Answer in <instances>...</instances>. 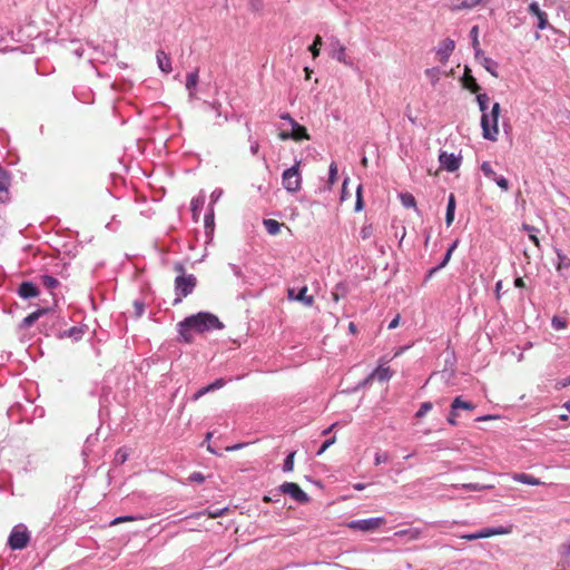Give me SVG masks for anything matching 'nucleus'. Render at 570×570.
<instances>
[{
  "label": "nucleus",
  "mask_w": 570,
  "mask_h": 570,
  "mask_svg": "<svg viewBox=\"0 0 570 570\" xmlns=\"http://www.w3.org/2000/svg\"><path fill=\"white\" fill-rule=\"evenodd\" d=\"M248 141L250 144V153L252 155H257L258 150H259V144L257 140L253 139L252 136L248 137Z\"/></svg>",
  "instance_id": "obj_51"
},
{
  "label": "nucleus",
  "mask_w": 570,
  "mask_h": 570,
  "mask_svg": "<svg viewBox=\"0 0 570 570\" xmlns=\"http://www.w3.org/2000/svg\"><path fill=\"white\" fill-rule=\"evenodd\" d=\"M451 250H446L445 255L443 256V259L441 261V263L435 266L434 268H432L429 273V275L431 276L433 273L442 269L443 267L446 266V264L449 263V261L451 259Z\"/></svg>",
  "instance_id": "obj_39"
},
{
  "label": "nucleus",
  "mask_w": 570,
  "mask_h": 570,
  "mask_svg": "<svg viewBox=\"0 0 570 570\" xmlns=\"http://www.w3.org/2000/svg\"><path fill=\"white\" fill-rule=\"evenodd\" d=\"M493 181L504 191L510 188L509 180L503 176H498Z\"/></svg>",
  "instance_id": "obj_45"
},
{
  "label": "nucleus",
  "mask_w": 570,
  "mask_h": 570,
  "mask_svg": "<svg viewBox=\"0 0 570 570\" xmlns=\"http://www.w3.org/2000/svg\"><path fill=\"white\" fill-rule=\"evenodd\" d=\"M279 491L288 494L296 502L305 503L308 501V495L294 482H284L281 484Z\"/></svg>",
  "instance_id": "obj_10"
},
{
  "label": "nucleus",
  "mask_w": 570,
  "mask_h": 570,
  "mask_svg": "<svg viewBox=\"0 0 570 570\" xmlns=\"http://www.w3.org/2000/svg\"><path fill=\"white\" fill-rule=\"evenodd\" d=\"M425 75L428 78L431 79L432 82L438 81L439 79V69L438 68H430L425 70Z\"/></svg>",
  "instance_id": "obj_50"
},
{
  "label": "nucleus",
  "mask_w": 570,
  "mask_h": 570,
  "mask_svg": "<svg viewBox=\"0 0 570 570\" xmlns=\"http://www.w3.org/2000/svg\"><path fill=\"white\" fill-rule=\"evenodd\" d=\"M455 48L454 40L446 38L436 48V56L441 62H446Z\"/></svg>",
  "instance_id": "obj_11"
},
{
  "label": "nucleus",
  "mask_w": 570,
  "mask_h": 570,
  "mask_svg": "<svg viewBox=\"0 0 570 570\" xmlns=\"http://www.w3.org/2000/svg\"><path fill=\"white\" fill-rule=\"evenodd\" d=\"M475 58L481 62L482 56H485L484 52L481 50L480 45L476 48H473Z\"/></svg>",
  "instance_id": "obj_63"
},
{
  "label": "nucleus",
  "mask_w": 570,
  "mask_h": 570,
  "mask_svg": "<svg viewBox=\"0 0 570 570\" xmlns=\"http://www.w3.org/2000/svg\"><path fill=\"white\" fill-rule=\"evenodd\" d=\"M481 534V539L483 538H490L494 535L493 528H484L479 531Z\"/></svg>",
  "instance_id": "obj_57"
},
{
  "label": "nucleus",
  "mask_w": 570,
  "mask_h": 570,
  "mask_svg": "<svg viewBox=\"0 0 570 570\" xmlns=\"http://www.w3.org/2000/svg\"><path fill=\"white\" fill-rule=\"evenodd\" d=\"M493 532H494V535H499V534H507L510 532V530L504 527H497V528H493Z\"/></svg>",
  "instance_id": "obj_61"
},
{
  "label": "nucleus",
  "mask_w": 570,
  "mask_h": 570,
  "mask_svg": "<svg viewBox=\"0 0 570 570\" xmlns=\"http://www.w3.org/2000/svg\"><path fill=\"white\" fill-rule=\"evenodd\" d=\"M301 161H296L291 168H287L282 174L283 187L288 193H297L302 188V176L299 171Z\"/></svg>",
  "instance_id": "obj_4"
},
{
  "label": "nucleus",
  "mask_w": 570,
  "mask_h": 570,
  "mask_svg": "<svg viewBox=\"0 0 570 570\" xmlns=\"http://www.w3.org/2000/svg\"><path fill=\"white\" fill-rule=\"evenodd\" d=\"M433 407V404L431 402H423L421 405H420V409L417 410V412L415 413V417L417 419H422L423 416L426 415L428 412H430Z\"/></svg>",
  "instance_id": "obj_37"
},
{
  "label": "nucleus",
  "mask_w": 570,
  "mask_h": 570,
  "mask_svg": "<svg viewBox=\"0 0 570 570\" xmlns=\"http://www.w3.org/2000/svg\"><path fill=\"white\" fill-rule=\"evenodd\" d=\"M440 166L449 173L456 171L462 163L461 155L454 153L441 151L439 155Z\"/></svg>",
  "instance_id": "obj_8"
},
{
  "label": "nucleus",
  "mask_w": 570,
  "mask_h": 570,
  "mask_svg": "<svg viewBox=\"0 0 570 570\" xmlns=\"http://www.w3.org/2000/svg\"><path fill=\"white\" fill-rule=\"evenodd\" d=\"M295 299L302 302L306 306H312L314 303V297L312 295H307L306 286L299 289L298 294L295 296Z\"/></svg>",
  "instance_id": "obj_27"
},
{
  "label": "nucleus",
  "mask_w": 570,
  "mask_h": 570,
  "mask_svg": "<svg viewBox=\"0 0 570 570\" xmlns=\"http://www.w3.org/2000/svg\"><path fill=\"white\" fill-rule=\"evenodd\" d=\"M177 326L180 341L191 343L194 340L191 332L204 333L212 330H220L223 328V323L214 314L199 312L184 318Z\"/></svg>",
  "instance_id": "obj_1"
},
{
  "label": "nucleus",
  "mask_w": 570,
  "mask_h": 570,
  "mask_svg": "<svg viewBox=\"0 0 570 570\" xmlns=\"http://www.w3.org/2000/svg\"><path fill=\"white\" fill-rule=\"evenodd\" d=\"M326 50L331 58L337 60L346 67L352 69L355 68L353 59L347 55L346 47L340 41L337 37L331 36L327 39Z\"/></svg>",
  "instance_id": "obj_3"
},
{
  "label": "nucleus",
  "mask_w": 570,
  "mask_h": 570,
  "mask_svg": "<svg viewBox=\"0 0 570 570\" xmlns=\"http://www.w3.org/2000/svg\"><path fill=\"white\" fill-rule=\"evenodd\" d=\"M384 523H385L384 518L376 517V518H370V519L353 520V521H350L346 524V527L352 530L368 532V531H373V530L380 528Z\"/></svg>",
  "instance_id": "obj_6"
},
{
  "label": "nucleus",
  "mask_w": 570,
  "mask_h": 570,
  "mask_svg": "<svg viewBox=\"0 0 570 570\" xmlns=\"http://www.w3.org/2000/svg\"><path fill=\"white\" fill-rule=\"evenodd\" d=\"M335 442V438L326 440L317 451V454H322L328 446H331Z\"/></svg>",
  "instance_id": "obj_54"
},
{
  "label": "nucleus",
  "mask_w": 570,
  "mask_h": 570,
  "mask_svg": "<svg viewBox=\"0 0 570 570\" xmlns=\"http://www.w3.org/2000/svg\"><path fill=\"white\" fill-rule=\"evenodd\" d=\"M134 305H135V308H136V313H137V315H138V316L142 315L144 309H145L144 303H141V302H139V301H136V302L134 303Z\"/></svg>",
  "instance_id": "obj_60"
},
{
  "label": "nucleus",
  "mask_w": 570,
  "mask_h": 570,
  "mask_svg": "<svg viewBox=\"0 0 570 570\" xmlns=\"http://www.w3.org/2000/svg\"><path fill=\"white\" fill-rule=\"evenodd\" d=\"M188 479L190 482H197V483H202L205 480L204 475L200 472L191 473Z\"/></svg>",
  "instance_id": "obj_52"
},
{
  "label": "nucleus",
  "mask_w": 570,
  "mask_h": 570,
  "mask_svg": "<svg viewBox=\"0 0 570 570\" xmlns=\"http://www.w3.org/2000/svg\"><path fill=\"white\" fill-rule=\"evenodd\" d=\"M399 197H400L401 204L405 208H415L416 207V202H415V198H414V196L412 194H410V193H401Z\"/></svg>",
  "instance_id": "obj_29"
},
{
  "label": "nucleus",
  "mask_w": 570,
  "mask_h": 570,
  "mask_svg": "<svg viewBox=\"0 0 570 570\" xmlns=\"http://www.w3.org/2000/svg\"><path fill=\"white\" fill-rule=\"evenodd\" d=\"M49 308H38L37 311L32 312L28 316H26L22 321L20 326L22 328L30 327L35 322H37L42 315L48 313Z\"/></svg>",
  "instance_id": "obj_17"
},
{
  "label": "nucleus",
  "mask_w": 570,
  "mask_h": 570,
  "mask_svg": "<svg viewBox=\"0 0 570 570\" xmlns=\"http://www.w3.org/2000/svg\"><path fill=\"white\" fill-rule=\"evenodd\" d=\"M511 479L517 481V482H520V483H523V484H528V485H540V484H542V482L538 478H534L533 475L527 474V473H512L511 474Z\"/></svg>",
  "instance_id": "obj_18"
},
{
  "label": "nucleus",
  "mask_w": 570,
  "mask_h": 570,
  "mask_svg": "<svg viewBox=\"0 0 570 570\" xmlns=\"http://www.w3.org/2000/svg\"><path fill=\"white\" fill-rule=\"evenodd\" d=\"M289 126H291L289 131L282 130L279 132L278 137L281 140L293 139V140L298 141L302 139H309L306 128L303 127L302 125H299L296 120L293 124H291Z\"/></svg>",
  "instance_id": "obj_9"
},
{
  "label": "nucleus",
  "mask_w": 570,
  "mask_h": 570,
  "mask_svg": "<svg viewBox=\"0 0 570 570\" xmlns=\"http://www.w3.org/2000/svg\"><path fill=\"white\" fill-rule=\"evenodd\" d=\"M480 63H481V65L485 68V70H487V71H489L492 76H494V77H497V76H498V72H497L498 63H497L493 59H491V58H489V57H487V56H482V60H481V62H480Z\"/></svg>",
  "instance_id": "obj_26"
},
{
  "label": "nucleus",
  "mask_w": 570,
  "mask_h": 570,
  "mask_svg": "<svg viewBox=\"0 0 570 570\" xmlns=\"http://www.w3.org/2000/svg\"><path fill=\"white\" fill-rule=\"evenodd\" d=\"M281 119L285 120L288 125L293 124L295 121L294 118L291 117L289 114L285 112L281 115Z\"/></svg>",
  "instance_id": "obj_64"
},
{
  "label": "nucleus",
  "mask_w": 570,
  "mask_h": 570,
  "mask_svg": "<svg viewBox=\"0 0 570 570\" xmlns=\"http://www.w3.org/2000/svg\"><path fill=\"white\" fill-rule=\"evenodd\" d=\"M452 488H461L469 491H482L493 489L492 484H480V483H463V484H453Z\"/></svg>",
  "instance_id": "obj_23"
},
{
  "label": "nucleus",
  "mask_w": 570,
  "mask_h": 570,
  "mask_svg": "<svg viewBox=\"0 0 570 570\" xmlns=\"http://www.w3.org/2000/svg\"><path fill=\"white\" fill-rule=\"evenodd\" d=\"M264 227L269 235H276L279 233L282 224L275 219L268 218L263 220Z\"/></svg>",
  "instance_id": "obj_25"
},
{
  "label": "nucleus",
  "mask_w": 570,
  "mask_h": 570,
  "mask_svg": "<svg viewBox=\"0 0 570 570\" xmlns=\"http://www.w3.org/2000/svg\"><path fill=\"white\" fill-rule=\"evenodd\" d=\"M454 213H455V197L453 194H450L448 206H446V214H445V224L446 226H451L454 220Z\"/></svg>",
  "instance_id": "obj_21"
},
{
  "label": "nucleus",
  "mask_w": 570,
  "mask_h": 570,
  "mask_svg": "<svg viewBox=\"0 0 570 570\" xmlns=\"http://www.w3.org/2000/svg\"><path fill=\"white\" fill-rule=\"evenodd\" d=\"M476 102H478L479 109L482 112V115L490 112V110H489L490 98L487 94L476 95Z\"/></svg>",
  "instance_id": "obj_28"
},
{
  "label": "nucleus",
  "mask_w": 570,
  "mask_h": 570,
  "mask_svg": "<svg viewBox=\"0 0 570 570\" xmlns=\"http://www.w3.org/2000/svg\"><path fill=\"white\" fill-rule=\"evenodd\" d=\"M226 384V381L224 379H217L216 381H214L213 383L199 389L193 396V400L194 401H197L199 400L202 396H204L205 394L209 393V392H213V391H216V390H219L222 389L224 385Z\"/></svg>",
  "instance_id": "obj_13"
},
{
  "label": "nucleus",
  "mask_w": 570,
  "mask_h": 570,
  "mask_svg": "<svg viewBox=\"0 0 570 570\" xmlns=\"http://www.w3.org/2000/svg\"><path fill=\"white\" fill-rule=\"evenodd\" d=\"M205 204V195H198L194 197L190 202V209L193 213V218L197 220L199 218L200 212Z\"/></svg>",
  "instance_id": "obj_20"
},
{
  "label": "nucleus",
  "mask_w": 570,
  "mask_h": 570,
  "mask_svg": "<svg viewBox=\"0 0 570 570\" xmlns=\"http://www.w3.org/2000/svg\"><path fill=\"white\" fill-rule=\"evenodd\" d=\"M196 286V277L193 274L180 275L175 279L176 295L186 297L191 294Z\"/></svg>",
  "instance_id": "obj_7"
},
{
  "label": "nucleus",
  "mask_w": 570,
  "mask_h": 570,
  "mask_svg": "<svg viewBox=\"0 0 570 570\" xmlns=\"http://www.w3.org/2000/svg\"><path fill=\"white\" fill-rule=\"evenodd\" d=\"M337 179V165L333 161L328 168V183L333 185Z\"/></svg>",
  "instance_id": "obj_43"
},
{
  "label": "nucleus",
  "mask_w": 570,
  "mask_h": 570,
  "mask_svg": "<svg viewBox=\"0 0 570 570\" xmlns=\"http://www.w3.org/2000/svg\"><path fill=\"white\" fill-rule=\"evenodd\" d=\"M529 11H530L533 16H535V17H538L539 14H541V13L543 12V11L540 9V7H539V4H538L537 2H532V3H530V6H529Z\"/></svg>",
  "instance_id": "obj_53"
},
{
  "label": "nucleus",
  "mask_w": 570,
  "mask_h": 570,
  "mask_svg": "<svg viewBox=\"0 0 570 570\" xmlns=\"http://www.w3.org/2000/svg\"><path fill=\"white\" fill-rule=\"evenodd\" d=\"M294 456L295 452H291L284 460L283 471L291 472L294 469Z\"/></svg>",
  "instance_id": "obj_38"
},
{
  "label": "nucleus",
  "mask_w": 570,
  "mask_h": 570,
  "mask_svg": "<svg viewBox=\"0 0 570 570\" xmlns=\"http://www.w3.org/2000/svg\"><path fill=\"white\" fill-rule=\"evenodd\" d=\"M364 207L363 198H362V186L358 185L356 189V200H355V212H361Z\"/></svg>",
  "instance_id": "obj_44"
},
{
  "label": "nucleus",
  "mask_w": 570,
  "mask_h": 570,
  "mask_svg": "<svg viewBox=\"0 0 570 570\" xmlns=\"http://www.w3.org/2000/svg\"><path fill=\"white\" fill-rule=\"evenodd\" d=\"M551 325L556 331H561L567 327L568 323L564 318L554 316L551 321Z\"/></svg>",
  "instance_id": "obj_41"
},
{
  "label": "nucleus",
  "mask_w": 570,
  "mask_h": 570,
  "mask_svg": "<svg viewBox=\"0 0 570 570\" xmlns=\"http://www.w3.org/2000/svg\"><path fill=\"white\" fill-rule=\"evenodd\" d=\"M156 59H157V65L163 72H165V73L171 72V69H173L171 60L165 51L158 50L157 55H156Z\"/></svg>",
  "instance_id": "obj_16"
},
{
  "label": "nucleus",
  "mask_w": 570,
  "mask_h": 570,
  "mask_svg": "<svg viewBox=\"0 0 570 570\" xmlns=\"http://www.w3.org/2000/svg\"><path fill=\"white\" fill-rule=\"evenodd\" d=\"M399 323H400V315H396V316H395V317L390 322V324H389V326H387V327H389V330H394V328H396V327H397V325H399Z\"/></svg>",
  "instance_id": "obj_62"
},
{
  "label": "nucleus",
  "mask_w": 570,
  "mask_h": 570,
  "mask_svg": "<svg viewBox=\"0 0 570 570\" xmlns=\"http://www.w3.org/2000/svg\"><path fill=\"white\" fill-rule=\"evenodd\" d=\"M335 442V438L326 440L317 451V454H322L328 446H331Z\"/></svg>",
  "instance_id": "obj_56"
},
{
  "label": "nucleus",
  "mask_w": 570,
  "mask_h": 570,
  "mask_svg": "<svg viewBox=\"0 0 570 570\" xmlns=\"http://www.w3.org/2000/svg\"><path fill=\"white\" fill-rule=\"evenodd\" d=\"M204 223H205L206 229L213 230V228H214V208L212 206H209L207 213L205 214Z\"/></svg>",
  "instance_id": "obj_35"
},
{
  "label": "nucleus",
  "mask_w": 570,
  "mask_h": 570,
  "mask_svg": "<svg viewBox=\"0 0 570 570\" xmlns=\"http://www.w3.org/2000/svg\"><path fill=\"white\" fill-rule=\"evenodd\" d=\"M138 519H142V518L141 517H135V515L117 517L114 520H111L110 525H116V524H119V523H122V522L134 521V520H138Z\"/></svg>",
  "instance_id": "obj_42"
},
{
  "label": "nucleus",
  "mask_w": 570,
  "mask_h": 570,
  "mask_svg": "<svg viewBox=\"0 0 570 570\" xmlns=\"http://www.w3.org/2000/svg\"><path fill=\"white\" fill-rule=\"evenodd\" d=\"M451 407L453 409V412L458 411V410L472 411V410L475 409V405L473 403H471V402L462 400L461 396H456L452 401Z\"/></svg>",
  "instance_id": "obj_22"
},
{
  "label": "nucleus",
  "mask_w": 570,
  "mask_h": 570,
  "mask_svg": "<svg viewBox=\"0 0 570 570\" xmlns=\"http://www.w3.org/2000/svg\"><path fill=\"white\" fill-rule=\"evenodd\" d=\"M556 254L558 259L556 264L557 271L570 268V258L560 249H556Z\"/></svg>",
  "instance_id": "obj_24"
},
{
  "label": "nucleus",
  "mask_w": 570,
  "mask_h": 570,
  "mask_svg": "<svg viewBox=\"0 0 570 570\" xmlns=\"http://www.w3.org/2000/svg\"><path fill=\"white\" fill-rule=\"evenodd\" d=\"M420 534L421 532L417 529H407L395 532V535L397 537L409 535L411 539H417Z\"/></svg>",
  "instance_id": "obj_40"
},
{
  "label": "nucleus",
  "mask_w": 570,
  "mask_h": 570,
  "mask_svg": "<svg viewBox=\"0 0 570 570\" xmlns=\"http://www.w3.org/2000/svg\"><path fill=\"white\" fill-rule=\"evenodd\" d=\"M480 168L487 178L494 180L498 177L497 173L493 170L489 161H483Z\"/></svg>",
  "instance_id": "obj_31"
},
{
  "label": "nucleus",
  "mask_w": 570,
  "mask_h": 570,
  "mask_svg": "<svg viewBox=\"0 0 570 570\" xmlns=\"http://www.w3.org/2000/svg\"><path fill=\"white\" fill-rule=\"evenodd\" d=\"M198 70H194L186 76V89L190 99L196 98V87L198 85Z\"/></svg>",
  "instance_id": "obj_14"
},
{
  "label": "nucleus",
  "mask_w": 570,
  "mask_h": 570,
  "mask_svg": "<svg viewBox=\"0 0 570 570\" xmlns=\"http://www.w3.org/2000/svg\"><path fill=\"white\" fill-rule=\"evenodd\" d=\"M389 459H390V456L386 452H376L374 461H375V464L379 465L382 463H386L389 461Z\"/></svg>",
  "instance_id": "obj_48"
},
{
  "label": "nucleus",
  "mask_w": 570,
  "mask_h": 570,
  "mask_svg": "<svg viewBox=\"0 0 570 570\" xmlns=\"http://www.w3.org/2000/svg\"><path fill=\"white\" fill-rule=\"evenodd\" d=\"M29 542V532L22 524L16 525L8 539V544L12 550H21Z\"/></svg>",
  "instance_id": "obj_5"
},
{
  "label": "nucleus",
  "mask_w": 570,
  "mask_h": 570,
  "mask_svg": "<svg viewBox=\"0 0 570 570\" xmlns=\"http://www.w3.org/2000/svg\"><path fill=\"white\" fill-rule=\"evenodd\" d=\"M537 19H538L537 28L539 30H544L548 27V16H547V13L542 12L541 14H539L537 17Z\"/></svg>",
  "instance_id": "obj_46"
},
{
  "label": "nucleus",
  "mask_w": 570,
  "mask_h": 570,
  "mask_svg": "<svg viewBox=\"0 0 570 570\" xmlns=\"http://www.w3.org/2000/svg\"><path fill=\"white\" fill-rule=\"evenodd\" d=\"M9 176L0 168V203L9 200Z\"/></svg>",
  "instance_id": "obj_15"
},
{
  "label": "nucleus",
  "mask_w": 570,
  "mask_h": 570,
  "mask_svg": "<svg viewBox=\"0 0 570 570\" xmlns=\"http://www.w3.org/2000/svg\"><path fill=\"white\" fill-rule=\"evenodd\" d=\"M223 196V189L220 188H216L213 190V193L210 194V205L209 206H214L215 203H217L220 197Z\"/></svg>",
  "instance_id": "obj_49"
},
{
  "label": "nucleus",
  "mask_w": 570,
  "mask_h": 570,
  "mask_svg": "<svg viewBox=\"0 0 570 570\" xmlns=\"http://www.w3.org/2000/svg\"><path fill=\"white\" fill-rule=\"evenodd\" d=\"M560 556L566 563H570V539L560 547Z\"/></svg>",
  "instance_id": "obj_33"
},
{
  "label": "nucleus",
  "mask_w": 570,
  "mask_h": 570,
  "mask_svg": "<svg viewBox=\"0 0 570 570\" xmlns=\"http://www.w3.org/2000/svg\"><path fill=\"white\" fill-rule=\"evenodd\" d=\"M322 46V37L316 36L314 42L309 46L308 50L311 51L314 59L320 56V48Z\"/></svg>",
  "instance_id": "obj_32"
},
{
  "label": "nucleus",
  "mask_w": 570,
  "mask_h": 570,
  "mask_svg": "<svg viewBox=\"0 0 570 570\" xmlns=\"http://www.w3.org/2000/svg\"><path fill=\"white\" fill-rule=\"evenodd\" d=\"M456 416H458V411H454V413H453V409L451 407L450 414L448 416V422L451 425H456L458 424Z\"/></svg>",
  "instance_id": "obj_59"
},
{
  "label": "nucleus",
  "mask_w": 570,
  "mask_h": 570,
  "mask_svg": "<svg viewBox=\"0 0 570 570\" xmlns=\"http://www.w3.org/2000/svg\"><path fill=\"white\" fill-rule=\"evenodd\" d=\"M461 538L464 539V540H468V541H473V540L481 539V534L478 531V532H474V533L463 534V535H461Z\"/></svg>",
  "instance_id": "obj_58"
},
{
  "label": "nucleus",
  "mask_w": 570,
  "mask_h": 570,
  "mask_svg": "<svg viewBox=\"0 0 570 570\" xmlns=\"http://www.w3.org/2000/svg\"><path fill=\"white\" fill-rule=\"evenodd\" d=\"M373 234H374V227L372 224H365L360 230V236L363 240L371 238L373 236Z\"/></svg>",
  "instance_id": "obj_34"
},
{
  "label": "nucleus",
  "mask_w": 570,
  "mask_h": 570,
  "mask_svg": "<svg viewBox=\"0 0 570 570\" xmlns=\"http://www.w3.org/2000/svg\"><path fill=\"white\" fill-rule=\"evenodd\" d=\"M18 295L23 299L33 298L39 295V289L32 282H22L18 288Z\"/></svg>",
  "instance_id": "obj_12"
},
{
  "label": "nucleus",
  "mask_w": 570,
  "mask_h": 570,
  "mask_svg": "<svg viewBox=\"0 0 570 570\" xmlns=\"http://www.w3.org/2000/svg\"><path fill=\"white\" fill-rule=\"evenodd\" d=\"M470 37L472 39V47L473 48H476L480 42H479V27L478 26H473L471 31H470Z\"/></svg>",
  "instance_id": "obj_47"
},
{
  "label": "nucleus",
  "mask_w": 570,
  "mask_h": 570,
  "mask_svg": "<svg viewBox=\"0 0 570 570\" xmlns=\"http://www.w3.org/2000/svg\"><path fill=\"white\" fill-rule=\"evenodd\" d=\"M393 373L390 367L379 366L370 374L368 380L376 379L380 382H385L389 381Z\"/></svg>",
  "instance_id": "obj_19"
},
{
  "label": "nucleus",
  "mask_w": 570,
  "mask_h": 570,
  "mask_svg": "<svg viewBox=\"0 0 570 570\" xmlns=\"http://www.w3.org/2000/svg\"><path fill=\"white\" fill-rule=\"evenodd\" d=\"M500 110V104L494 102L490 112L481 116L482 136L487 140H498Z\"/></svg>",
  "instance_id": "obj_2"
},
{
  "label": "nucleus",
  "mask_w": 570,
  "mask_h": 570,
  "mask_svg": "<svg viewBox=\"0 0 570 570\" xmlns=\"http://www.w3.org/2000/svg\"><path fill=\"white\" fill-rule=\"evenodd\" d=\"M40 279L41 284L49 291L55 289L59 285V281L51 275H42Z\"/></svg>",
  "instance_id": "obj_30"
},
{
  "label": "nucleus",
  "mask_w": 570,
  "mask_h": 570,
  "mask_svg": "<svg viewBox=\"0 0 570 570\" xmlns=\"http://www.w3.org/2000/svg\"><path fill=\"white\" fill-rule=\"evenodd\" d=\"M335 442V438L326 440L317 451V454H322L328 446H331Z\"/></svg>",
  "instance_id": "obj_55"
},
{
  "label": "nucleus",
  "mask_w": 570,
  "mask_h": 570,
  "mask_svg": "<svg viewBox=\"0 0 570 570\" xmlns=\"http://www.w3.org/2000/svg\"><path fill=\"white\" fill-rule=\"evenodd\" d=\"M485 0H462L460 4L455 6V9H472Z\"/></svg>",
  "instance_id": "obj_36"
}]
</instances>
